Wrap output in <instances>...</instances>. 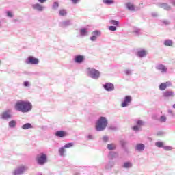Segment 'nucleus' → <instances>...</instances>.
<instances>
[{
  "label": "nucleus",
  "instance_id": "obj_1",
  "mask_svg": "<svg viewBox=\"0 0 175 175\" xmlns=\"http://www.w3.org/2000/svg\"><path fill=\"white\" fill-rule=\"evenodd\" d=\"M15 109L21 113H28L32 110V104L29 101L19 100L15 104Z\"/></svg>",
  "mask_w": 175,
  "mask_h": 175
},
{
  "label": "nucleus",
  "instance_id": "obj_2",
  "mask_svg": "<svg viewBox=\"0 0 175 175\" xmlns=\"http://www.w3.org/2000/svg\"><path fill=\"white\" fill-rule=\"evenodd\" d=\"M106 126H107V120L103 116L100 117L99 120L96 123V131L98 132L105 131Z\"/></svg>",
  "mask_w": 175,
  "mask_h": 175
},
{
  "label": "nucleus",
  "instance_id": "obj_3",
  "mask_svg": "<svg viewBox=\"0 0 175 175\" xmlns=\"http://www.w3.org/2000/svg\"><path fill=\"white\" fill-rule=\"evenodd\" d=\"M36 161L38 165H44V163L47 162V155L41 153L40 155L37 156Z\"/></svg>",
  "mask_w": 175,
  "mask_h": 175
},
{
  "label": "nucleus",
  "instance_id": "obj_4",
  "mask_svg": "<svg viewBox=\"0 0 175 175\" xmlns=\"http://www.w3.org/2000/svg\"><path fill=\"white\" fill-rule=\"evenodd\" d=\"M88 74L90 77H92V79H98L99 77V71L96 70L94 68H88Z\"/></svg>",
  "mask_w": 175,
  "mask_h": 175
},
{
  "label": "nucleus",
  "instance_id": "obj_5",
  "mask_svg": "<svg viewBox=\"0 0 175 175\" xmlns=\"http://www.w3.org/2000/svg\"><path fill=\"white\" fill-rule=\"evenodd\" d=\"M26 170H27V167L21 165L14 171V175L23 174V173H24V172H25Z\"/></svg>",
  "mask_w": 175,
  "mask_h": 175
},
{
  "label": "nucleus",
  "instance_id": "obj_6",
  "mask_svg": "<svg viewBox=\"0 0 175 175\" xmlns=\"http://www.w3.org/2000/svg\"><path fill=\"white\" fill-rule=\"evenodd\" d=\"M27 64H33V65H38L39 64V59L36 57L29 56L26 62Z\"/></svg>",
  "mask_w": 175,
  "mask_h": 175
},
{
  "label": "nucleus",
  "instance_id": "obj_7",
  "mask_svg": "<svg viewBox=\"0 0 175 175\" xmlns=\"http://www.w3.org/2000/svg\"><path fill=\"white\" fill-rule=\"evenodd\" d=\"M131 102H132V97L131 96H126L124 98V101L121 105L122 107H126Z\"/></svg>",
  "mask_w": 175,
  "mask_h": 175
},
{
  "label": "nucleus",
  "instance_id": "obj_8",
  "mask_svg": "<svg viewBox=\"0 0 175 175\" xmlns=\"http://www.w3.org/2000/svg\"><path fill=\"white\" fill-rule=\"evenodd\" d=\"M55 136L57 137H65L66 136H68V133L64 131H57L55 133Z\"/></svg>",
  "mask_w": 175,
  "mask_h": 175
},
{
  "label": "nucleus",
  "instance_id": "obj_9",
  "mask_svg": "<svg viewBox=\"0 0 175 175\" xmlns=\"http://www.w3.org/2000/svg\"><path fill=\"white\" fill-rule=\"evenodd\" d=\"M170 85H172V83L170 82L162 83L159 85V90H161V91H165V90H166V88H167V87Z\"/></svg>",
  "mask_w": 175,
  "mask_h": 175
},
{
  "label": "nucleus",
  "instance_id": "obj_10",
  "mask_svg": "<svg viewBox=\"0 0 175 175\" xmlns=\"http://www.w3.org/2000/svg\"><path fill=\"white\" fill-rule=\"evenodd\" d=\"M1 117L3 118V120H8L10 118L12 117V115H10V111L8 110L3 112Z\"/></svg>",
  "mask_w": 175,
  "mask_h": 175
},
{
  "label": "nucleus",
  "instance_id": "obj_11",
  "mask_svg": "<svg viewBox=\"0 0 175 175\" xmlns=\"http://www.w3.org/2000/svg\"><path fill=\"white\" fill-rule=\"evenodd\" d=\"M104 88L106 91H113V90H114V85H113V83H108L104 85Z\"/></svg>",
  "mask_w": 175,
  "mask_h": 175
},
{
  "label": "nucleus",
  "instance_id": "obj_12",
  "mask_svg": "<svg viewBox=\"0 0 175 175\" xmlns=\"http://www.w3.org/2000/svg\"><path fill=\"white\" fill-rule=\"evenodd\" d=\"M126 6L129 10L131 12H136V8H135V5L132 3H127Z\"/></svg>",
  "mask_w": 175,
  "mask_h": 175
},
{
  "label": "nucleus",
  "instance_id": "obj_13",
  "mask_svg": "<svg viewBox=\"0 0 175 175\" xmlns=\"http://www.w3.org/2000/svg\"><path fill=\"white\" fill-rule=\"evenodd\" d=\"M156 69H157L158 70H161V72H162L163 73H166V71L167 70V68H166V67L163 64L158 65L156 67Z\"/></svg>",
  "mask_w": 175,
  "mask_h": 175
},
{
  "label": "nucleus",
  "instance_id": "obj_14",
  "mask_svg": "<svg viewBox=\"0 0 175 175\" xmlns=\"http://www.w3.org/2000/svg\"><path fill=\"white\" fill-rule=\"evenodd\" d=\"M83 61H84V56L77 55L75 57V62H77V64H81Z\"/></svg>",
  "mask_w": 175,
  "mask_h": 175
},
{
  "label": "nucleus",
  "instance_id": "obj_15",
  "mask_svg": "<svg viewBox=\"0 0 175 175\" xmlns=\"http://www.w3.org/2000/svg\"><path fill=\"white\" fill-rule=\"evenodd\" d=\"M163 96L165 98H169L170 96L174 97V92L172 91H166L163 93Z\"/></svg>",
  "mask_w": 175,
  "mask_h": 175
},
{
  "label": "nucleus",
  "instance_id": "obj_16",
  "mask_svg": "<svg viewBox=\"0 0 175 175\" xmlns=\"http://www.w3.org/2000/svg\"><path fill=\"white\" fill-rule=\"evenodd\" d=\"M144 147H145L144 144H138L136 145L135 148L137 151H144Z\"/></svg>",
  "mask_w": 175,
  "mask_h": 175
},
{
  "label": "nucleus",
  "instance_id": "obj_17",
  "mask_svg": "<svg viewBox=\"0 0 175 175\" xmlns=\"http://www.w3.org/2000/svg\"><path fill=\"white\" fill-rule=\"evenodd\" d=\"M33 9H36V10H38L39 12H42V10H43V6H42L39 3L33 5Z\"/></svg>",
  "mask_w": 175,
  "mask_h": 175
},
{
  "label": "nucleus",
  "instance_id": "obj_18",
  "mask_svg": "<svg viewBox=\"0 0 175 175\" xmlns=\"http://www.w3.org/2000/svg\"><path fill=\"white\" fill-rule=\"evenodd\" d=\"M137 55H138V57H140L141 58L143 57H146V55H147V51H146L144 50L139 51L137 53Z\"/></svg>",
  "mask_w": 175,
  "mask_h": 175
},
{
  "label": "nucleus",
  "instance_id": "obj_19",
  "mask_svg": "<svg viewBox=\"0 0 175 175\" xmlns=\"http://www.w3.org/2000/svg\"><path fill=\"white\" fill-rule=\"evenodd\" d=\"M31 128H32L31 123H26L22 126L23 129H31Z\"/></svg>",
  "mask_w": 175,
  "mask_h": 175
},
{
  "label": "nucleus",
  "instance_id": "obj_20",
  "mask_svg": "<svg viewBox=\"0 0 175 175\" xmlns=\"http://www.w3.org/2000/svg\"><path fill=\"white\" fill-rule=\"evenodd\" d=\"M161 8L164 9L165 10H170L171 8L170 5L166 4V3H163L161 5Z\"/></svg>",
  "mask_w": 175,
  "mask_h": 175
},
{
  "label": "nucleus",
  "instance_id": "obj_21",
  "mask_svg": "<svg viewBox=\"0 0 175 175\" xmlns=\"http://www.w3.org/2000/svg\"><path fill=\"white\" fill-rule=\"evenodd\" d=\"M164 44L167 46H173V42H172V40H166L164 41Z\"/></svg>",
  "mask_w": 175,
  "mask_h": 175
},
{
  "label": "nucleus",
  "instance_id": "obj_22",
  "mask_svg": "<svg viewBox=\"0 0 175 175\" xmlns=\"http://www.w3.org/2000/svg\"><path fill=\"white\" fill-rule=\"evenodd\" d=\"M108 150H116V145L113 144H109L107 145Z\"/></svg>",
  "mask_w": 175,
  "mask_h": 175
},
{
  "label": "nucleus",
  "instance_id": "obj_23",
  "mask_svg": "<svg viewBox=\"0 0 175 175\" xmlns=\"http://www.w3.org/2000/svg\"><path fill=\"white\" fill-rule=\"evenodd\" d=\"M59 16H66V10H60L59 12Z\"/></svg>",
  "mask_w": 175,
  "mask_h": 175
},
{
  "label": "nucleus",
  "instance_id": "obj_24",
  "mask_svg": "<svg viewBox=\"0 0 175 175\" xmlns=\"http://www.w3.org/2000/svg\"><path fill=\"white\" fill-rule=\"evenodd\" d=\"M9 126H10V128H14V126H16V121L14 120H12L9 122Z\"/></svg>",
  "mask_w": 175,
  "mask_h": 175
},
{
  "label": "nucleus",
  "instance_id": "obj_25",
  "mask_svg": "<svg viewBox=\"0 0 175 175\" xmlns=\"http://www.w3.org/2000/svg\"><path fill=\"white\" fill-rule=\"evenodd\" d=\"M59 152L61 156L64 155V154H65V146L62 147V148H60L59 149Z\"/></svg>",
  "mask_w": 175,
  "mask_h": 175
},
{
  "label": "nucleus",
  "instance_id": "obj_26",
  "mask_svg": "<svg viewBox=\"0 0 175 175\" xmlns=\"http://www.w3.org/2000/svg\"><path fill=\"white\" fill-rule=\"evenodd\" d=\"M155 146L157 147L161 148V147H163V142H157L155 143Z\"/></svg>",
  "mask_w": 175,
  "mask_h": 175
},
{
  "label": "nucleus",
  "instance_id": "obj_27",
  "mask_svg": "<svg viewBox=\"0 0 175 175\" xmlns=\"http://www.w3.org/2000/svg\"><path fill=\"white\" fill-rule=\"evenodd\" d=\"M103 3L106 5H111V3H113V0H103Z\"/></svg>",
  "mask_w": 175,
  "mask_h": 175
},
{
  "label": "nucleus",
  "instance_id": "obj_28",
  "mask_svg": "<svg viewBox=\"0 0 175 175\" xmlns=\"http://www.w3.org/2000/svg\"><path fill=\"white\" fill-rule=\"evenodd\" d=\"M124 167H126V168L132 167V163L129 162L124 163Z\"/></svg>",
  "mask_w": 175,
  "mask_h": 175
},
{
  "label": "nucleus",
  "instance_id": "obj_29",
  "mask_svg": "<svg viewBox=\"0 0 175 175\" xmlns=\"http://www.w3.org/2000/svg\"><path fill=\"white\" fill-rule=\"evenodd\" d=\"M70 147H73V143H68L64 145V148H70Z\"/></svg>",
  "mask_w": 175,
  "mask_h": 175
},
{
  "label": "nucleus",
  "instance_id": "obj_30",
  "mask_svg": "<svg viewBox=\"0 0 175 175\" xmlns=\"http://www.w3.org/2000/svg\"><path fill=\"white\" fill-rule=\"evenodd\" d=\"M137 125L140 128V126H143V125H144V122L142 120H138L137 122Z\"/></svg>",
  "mask_w": 175,
  "mask_h": 175
},
{
  "label": "nucleus",
  "instance_id": "obj_31",
  "mask_svg": "<svg viewBox=\"0 0 175 175\" xmlns=\"http://www.w3.org/2000/svg\"><path fill=\"white\" fill-rule=\"evenodd\" d=\"M87 33V29H81V35L84 36Z\"/></svg>",
  "mask_w": 175,
  "mask_h": 175
},
{
  "label": "nucleus",
  "instance_id": "obj_32",
  "mask_svg": "<svg viewBox=\"0 0 175 175\" xmlns=\"http://www.w3.org/2000/svg\"><path fill=\"white\" fill-rule=\"evenodd\" d=\"M111 24H113V25H118V21H115V20H112L111 21Z\"/></svg>",
  "mask_w": 175,
  "mask_h": 175
},
{
  "label": "nucleus",
  "instance_id": "obj_33",
  "mask_svg": "<svg viewBox=\"0 0 175 175\" xmlns=\"http://www.w3.org/2000/svg\"><path fill=\"white\" fill-rule=\"evenodd\" d=\"M109 31H116L117 28L114 26H110L109 27Z\"/></svg>",
  "mask_w": 175,
  "mask_h": 175
},
{
  "label": "nucleus",
  "instance_id": "obj_34",
  "mask_svg": "<svg viewBox=\"0 0 175 175\" xmlns=\"http://www.w3.org/2000/svg\"><path fill=\"white\" fill-rule=\"evenodd\" d=\"M160 120H161V122H165V121H166V116H161V118H160Z\"/></svg>",
  "mask_w": 175,
  "mask_h": 175
},
{
  "label": "nucleus",
  "instance_id": "obj_35",
  "mask_svg": "<svg viewBox=\"0 0 175 175\" xmlns=\"http://www.w3.org/2000/svg\"><path fill=\"white\" fill-rule=\"evenodd\" d=\"M163 148L166 151H170V150H172V147H170V146H164Z\"/></svg>",
  "mask_w": 175,
  "mask_h": 175
},
{
  "label": "nucleus",
  "instance_id": "obj_36",
  "mask_svg": "<svg viewBox=\"0 0 175 175\" xmlns=\"http://www.w3.org/2000/svg\"><path fill=\"white\" fill-rule=\"evenodd\" d=\"M59 6V5L58 4V3L55 2L53 3V9H57V8H58Z\"/></svg>",
  "mask_w": 175,
  "mask_h": 175
},
{
  "label": "nucleus",
  "instance_id": "obj_37",
  "mask_svg": "<svg viewBox=\"0 0 175 175\" xmlns=\"http://www.w3.org/2000/svg\"><path fill=\"white\" fill-rule=\"evenodd\" d=\"M93 33L96 36H99V35H100V31H95L93 32Z\"/></svg>",
  "mask_w": 175,
  "mask_h": 175
},
{
  "label": "nucleus",
  "instance_id": "obj_38",
  "mask_svg": "<svg viewBox=\"0 0 175 175\" xmlns=\"http://www.w3.org/2000/svg\"><path fill=\"white\" fill-rule=\"evenodd\" d=\"M139 129L140 127L139 126H134L133 127V131H139Z\"/></svg>",
  "mask_w": 175,
  "mask_h": 175
},
{
  "label": "nucleus",
  "instance_id": "obj_39",
  "mask_svg": "<svg viewBox=\"0 0 175 175\" xmlns=\"http://www.w3.org/2000/svg\"><path fill=\"white\" fill-rule=\"evenodd\" d=\"M7 15L8 17H13V14L10 11L7 12Z\"/></svg>",
  "mask_w": 175,
  "mask_h": 175
},
{
  "label": "nucleus",
  "instance_id": "obj_40",
  "mask_svg": "<svg viewBox=\"0 0 175 175\" xmlns=\"http://www.w3.org/2000/svg\"><path fill=\"white\" fill-rule=\"evenodd\" d=\"M90 39L92 42L96 40V36H93L92 37L90 38Z\"/></svg>",
  "mask_w": 175,
  "mask_h": 175
},
{
  "label": "nucleus",
  "instance_id": "obj_41",
  "mask_svg": "<svg viewBox=\"0 0 175 175\" xmlns=\"http://www.w3.org/2000/svg\"><path fill=\"white\" fill-rule=\"evenodd\" d=\"M24 85H25V87H29V82H28V81L24 82Z\"/></svg>",
  "mask_w": 175,
  "mask_h": 175
},
{
  "label": "nucleus",
  "instance_id": "obj_42",
  "mask_svg": "<svg viewBox=\"0 0 175 175\" xmlns=\"http://www.w3.org/2000/svg\"><path fill=\"white\" fill-rule=\"evenodd\" d=\"M103 142H107V140H109V138L107 137H103Z\"/></svg>",
  "mask_w": 175,
  "mask_h": 175
},
{
  "label": "nucleus",
  "instance_id": "obj_43",
  "mask_svg": "<svg viewBox=\"0 0 175 175\" xmlns=\"http://www.w3.org/2000/svg\"><path fill=\"white\" fill-rule=\"evenodd\" d=\"M47 0H38V2H40V3H44Z\"/></svg>",
  "mask_w": 175,
  "mask_h": 175
},
{
  "label": "nucleus",
  "instance_id": "obj_44",
  "mask_svg": "<svg viewBox=\"0 0 175 175\" xmlns=\"http://www.w3.org/2000/svg\"><path fill=\"white\" fill-rule=\"evenodd\" d=\"M162 135H163V132H159L157 133V136H162Z\"/></svg>",
  "mask_w": 175,
  "mask_h": 175
},
{
  "label": "nucleus",
  "instance_id": "obj_45",
  "mask_svg": "<svg viewBox=\"0 0 175 175\" xmlns=\"http://www.w3.org/2000/svg\"><path fill=\"white\" fill-rule=\"evenodd\" d=\"M72 3L76 4L79 2V0H72Z\"/></svg>",
  "mask_w": 175,
  "mask_h": 175
},
{
  "label": "nucleus",
  "instance_id": "obj_46",
  "mask_svg": "<svg viewBox=\"0 0 175 175\" xmlns=\"http://www.w3.org/2000/svg\"><path fill=\"white\" fill-rule=\"evenodd\" d=\"M163 23L164 24H166L167 25V24H169V21H163Z\"/></svg>",
  "mask_w": 175,
  "mask_h": 175
},
{
  "label": "nucleus",
  "instance_id": "obj_47",
  "mask_svg": "<svg viewBox=\"0 0 175 175\" xmlns=\"http://www.w3.org/2000/svg\"><path fill=\"white\" fill-rule=\"evenodd\" d=\"M172 107H173L174 109H175V104H174V105H172Z\"/></svg>",
  "mask_w": 175,
  "mask_h": 175
},
{
  "label": "nucleus",
  "instance_id": "obj_48",
  "mask_svg": "<svg viewBox=\"0 0 175 175\" xmlns=\"http://www.w3.org/2000/svg\"><path fill=\"white\" fill-rule=\"evenodd\" d=\"M173 5L175 6V1L173 3Z\"/></svg>",
  "mask_w": 175,
  "mask_h": 175
},
{
  "label": "nucleus",
  "instance_id": "obj_49",
  "mask_svg": "<svg viewBox=\"0 0 175 175\" xmlns=\"http://www.w3.org/2000/svg\"><path fill=\"white\" fill-rule=\"evenodd\" d=\"M169 113H172V111H169Z\"/></svg>",
  "mask_w": 175,
  "mask_h": 175
},
{
  "label": "nucleus",
  "instance_id": "obj_50",
  "mask_svg": "<svg viewBox=\"0 0 175 175\" xmlns=\"http://www.w3.org/2000/svg\"><path fill=\"white\" fill-rule=\"evenodd\" d=\"M2 62V61L0 60V64Z\"/></svg>",
  "mask_w": 175,
  "mask_h": 175
}]
</instances>
